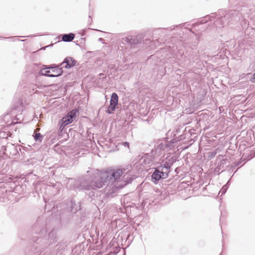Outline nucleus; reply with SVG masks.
I'll list each match as a JSON object with an SVG mask.
<instances>
[{
	"instance_id": "nucleus-5",
	"label": "nucleus",
	"mask_w": 255,
	"mask_h": 255,
	"mask_svg": "<svg viewBox=\"0 0 255 255\" xmlns=\"http://www.w3.org/2000/svg\"><path fill=\"white\" fill-rule=\"evenodd\" d=\"M76 61L73 59V58L71 57H66L63 61V62L60 65H62L64 64H66L63 67L66 68H70L73 66H74L76 64Z\"/></svg>"
},
{
	"instance_id": "nucleus-11",
	"label": "nucleus",
	"mask_w": 255,
	"mask_h": 255,
	"mask_svg": "<svg viewBox=\"0 0 255 255\" xmlns=\"http://www.w3.org/2000/svg\"><path fill=\"white\" fill-rule=\"evenodd\" d=\"M124 40L125 42H126L127 43L129 44H135L132 38L130 37H125V38H124Z\"/></svg>"
},
{
	"instance_id": "nucleus-18",
	"label": "nucleus",
	"mask_w": 255,
	"mask_h": 255,
	"mask_svg": "<svg viewBox=\"0 0 255 255\" xmlns=\"http://www.w3.org/2000/svg\"><path fill=\"white\" fill-rule=\"evenodd\" d=\"M67 116L73 117L74 118V114H73V112H71L70 114H69Z\"/></svg>"
},
{
	"instance_id": "nucleus-1",
	"label": "nucleus",
	"mask_w": 255,
	"mask_h": 255,
	"mask_svg": "<svg viewBox=\"0 0 255 255\" xmlns=\"http://www.w3.org/2000/svg\"><path fill=\"white\" fill-rule=\"evenodd\" d=\"M123 174L121 169L111 170L101 173L84 188L86 190L97 189L103 186L114 183Z\"/></svg>"
},
{
	"instance_id": "nucleus-8",
	"label": "nucleus",
	"mask_w": 255,
	"mask_h": 255,
	"mask_svg": "<svg viewBox=\"0 0 255 255\" xmlns=\"http://www.w3.org/2000/svg\"><path fill=\"white\" fill-rule=\"evenodd\" d=\"M62 125L66 126L68 125L69 124L71 123L73 120V117L70 116H66L63 118L62 119Z\"/></svg>"
},
{
	"instance_id": "nucleus-12",
	"label": "nucleus",
	"mask_w": 255,
	"mask_h": 255,
	"mask_svg": "<svg viewBox=\"0 0 255 255\" xmlns=\"http://www.w3.org/2000/svg\"><path fill=\"white\" fill-rule=\"evenodd\" d=\"M43 138V136L39 133H36L34 136V139L36 141H41Z\"/></svg>"
},
{
	"instance_id": "nucleus-16",
	"label": "nucleus",
	"mask_w": 255,
	"mask_h": 255,
	"mask_svg": "<svg viewBox=\"0 0 255 255\" xmlns=\"http://www.w3.org/2000/svg\"><path fill=\"white\" fill-rule=\"evenodd\" d=\"M227 188H228V187H227V185H226L223 187V188H222V189L220 191V192H222V194H225L226 193Z\"/></svg>"
},
{
	"instance_id": "nucleus-3",
	"label": "nucleus",
	"mask_w": 255,
	"mask_h": 255,
	"mask_svg": "<svg viewBox=\"0 0 255 255\" xmlns=\"http://www.w3.org/2000/svg\"><path fill=\"white\" fill-rule=\"evenodd\" d=\"M231 15H233V13L227 12L226 15L224 17H222L221 19L218 18V19L215 21V25L216 26L218 27L224 26L225 23H228L229 22V19Z\"/></svg>"
},
{
	"instance_id": "nucleus-2",
	"label": "nucleus",
	"mask_w": 255,
	"mask_h": 255,
	"mask_svg": "<svg viewBox=\"0 0 255 255\" xmlns=\"http://www.w3.org/2000/svg\"><path fill=\"white\" fill-rule=\"evenodd\" d=\"M170 165L168 164L165 165L163 164L161 165L160 167H158L157 169L155 170L153 173L151 178L152 181L156 183L161 178H166L168 176V173L169 172V168Z\"/></svg>"
},
{
	"instance_id": "nucleus-4",
	"label": "nucleus",
	"mask_w": 255,
	"mask_h": 255,
	"mask_svg": "<svg viewBox=\"0 0 255 255\" xmlns=\"http://www.w3.org/2000/svg\"><path fill=\"white\" fill-rule=\"evenodd\" d=\"M59 65L56 66L55 65L54 66H52L50 67L51 69H52V72H53V74H51L50 75H48V77H55L60 76L62 73V68H59ZM50 69V68H49Z\"/></svg>"
},
{
	"instance_id": "nucleus-6",
	"label": "nucleus",
	"mask_w": 255,
	"mask_h": 255,
	"mask_svg": "<svg viewBox=\"0 0 255 255\" xmlns=\"http://www.w3.org/2000/svg\"><path fill=\"white\" fill-rule=\"evenodd\" d=\"M75 35L73 33L66 34L62 35V39L65 42H70L74 38Z\"/></svg>"
},
{
	"instance_id": "nucleus-13",
	"label": "nucleus",
	"mask_w": 255,
	"mask_h": 255,
	"mask_svg": "<svg viewBox=\"0 0 255 255\" xmlns=\"http://www.w3.org/2000/svg\"><path fill=\"white\" fill-rule=\"evenodd\" d=\"M176 142V140L174 139H173L171 140L170 143H168L166 144V148L167 149V150H171L172 147H173V144L174 143Z\"/></svg>"
},
{
	"instance_id": "nucleus-14",
	"label": "nucleus",
	"mask_w": 255,
	"mask_h": 255,
	"mask_svg": "<svg viewBox=\"0 0 255 255\" xmlns=\"http://www.w3.org/2000/svg\"><path fill=\"white\" fill-rule=\"evenodd\" d=\"M115 107H116L115 106L112 105L110 104V106L108 108L107 112L110 114L113 113V111H114L115 110Z\"/></svg>"
},
{
	"instance_id": "nucleus-15",
	"label": "nucleus",
	"mask_w": 255,
	"mask_h": 255,
	"mask_svg": "<svg viewBox=\"0 0 255 255\" xmlns=\"http://www.w3.org/2000/svg\"><path fill=\"white\" fill-rule=\"evenodd\" d=\"M48 68H44L41 70V73L43 75H45L46 76H48V75H49V73H50L51 72L49 70H48Z\"/></svg>"
},
{
	"instance_id": "nucleus-17",
	"label": "nucleus",
	"mask_w": 255,
	"mask_h": 255,
	"mask_svg": "<svg viewBox=\"0 0 255 255\" xmlns=\"http://www.w3.org/2000/svg\"><path fill=\"white\" fill-rule=\"evenodd\" d=\"M124 145L125 146H128V148H129V143H128V142H125L124 143Z\"/></svg>"
},
{
	"instance_id": "nucleus-7",
	"label": "nucleus",
	"mask_w": 255,
	"mask_h": 255,
	"mask_svg": "<svg viewBox=\"0 0 255 255\" xmlns=\"http://www.w3.org/2000/svg\"><path fill=\"white\" fill-rule=\"evenodd\" d=\"M118 102V96L115 93H113L111 96L110 104L116 106Z\"/></svg>"
},
{
	"instance_id": "nucleus-9",
	"label": "nucleus",
	"mask_w": 255,
	"mask_h": 255,
	"mask_svg": "<svg viewBox=\"0 0 255 255\" xmlns=\"http://www.w3.org/2000/svg\"><path fill=\"white\" fill-rule=\"evenodd\" d=\"M124 179H125V184L123 185L122 187H121V188H122L123 186H124L125 185H127V184H128V183H130L131 182V180H132V178L131 177H128V175H127L126 176V175H125L124 176Z\"/></svg>"
},
{
	"instance_id": "nucleus-10",
	"label": "nucleus",
	"mask_w": 255,
	"mask_h": 255,
	"mask_svg": "<svg viewBox=\"0 0 255 255\" xmlns=\"http://www.w3.org/2000/svg\"><path fill=\"white\" fill-rule=\"evenodd\" d=\"M216 15V14L212 13V15H207L204 18L203 20L205 21V22H207L209 20L211 21L212 20V19H214Z\"/></svg>"
}]
</instances>
